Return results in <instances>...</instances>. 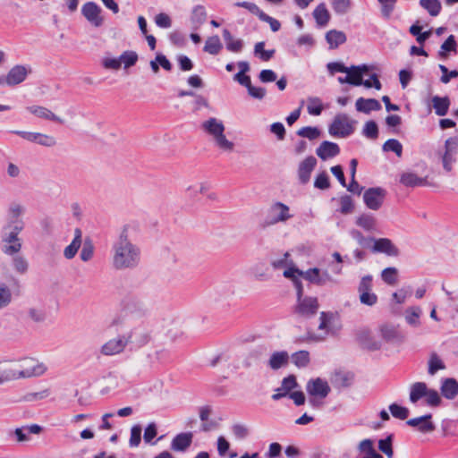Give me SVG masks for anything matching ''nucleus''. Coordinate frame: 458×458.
Masks as SVG:
<instances>
[{
    "mask_svg": "<svg viewBox=\"0 0 458 458\" xmlns=\"http://www.w3.org/2000/svg\"><path fill=\"white\" fill-rule=\"evenodd\" d=\"M428 387L424 382H416L411 386L410 401L416 403L420 399L425 397Z\"/></svg>",
    "mask_w": 458,
    "mask_h": 458,
    "instance_id": "nucleus-33",
    "label": "nucleus"
},
{
    "mask_svg": "<svg viewBox=\"0 0 458 458\" xmlns=\"http://www.w3.org/2000/svg\"><path fill=\"white\" fill-rule=\"evenodd\" d=\"M13 133L19 135L23 140L36 143L43 147L52 148L56 145V139L49 134L36 131H13Z\"/></svg>",
    "mask_w": 458,
    "mask_h": 458,
    "instance_id": "nucleus-10",
    "label": "nucleus"
},
{
    "mask_svg": "<svg viewBox=\"0 0 458 458\" xmlns=\"http://www.w3.org/2000/svg\"><path fill=\"white\" fill-rule=\"evenodd\" d=\"M43 428L38 424H32L30 426H25L17 428L13 431V435L16 437L17 442H27L30 440L28 433L38 435L42 432Z\"/></svg>",
    "mask_w": 458,
    "mask_h": 458,
    "instance_id": "nucleus-27",
    "label": "nucleus"
},
{
    "mask_svg": "<svg viewBox=\"0 0 458 458\" xmlns=\"http://www.w3.org/2000/svg\"><path fill=\"white\" fill-rule=\"evenodd\" d=\"M420 4L422 8L428 11L431 16H437L442 9L439 0H420Z\"/></svg>",
    "mask_w": 458,
    "mask_h": 458,
    "instance_id": "nucleus-40",
    "label": "nucleus"
},
{
    "mask_svg": "<svg viewBox=\"0 0 458 458\" xmlns=\"http://www.w3.org/2000/svg\"><path fill=\"white\" fill-rule=\"evenodd\" d=\"M346 39L344 32L340 30H331L326 34V40L331 49L337 48L340 45L345 43Z\"/></svg>",
    "mask_w": 458,
    "mask_h": 458,
    "instance_id": "nucleus-29",
    "label": "nucleus"
},
{
    "mask_svg": "<svg viewBox=\"0 0 458 458\" xmlns=\"http://www.w3.org/2000/svg\"><path fill=\"white\" fill-rule=\"evenodd\" d=\"M26 110L38 118L52 121L59 124H64L65 121L56 115L50 109L43 106L32 105L26 107Z\"/></svg>",
    "mask_w": 458,
    "mask_h": 458,
    "instance_id": "nucleus-16",
    "label": "nucleus"
},
{
    "mask_svg": "<svg viewBox=\"0 0 458 458\" xmlns=\"http://www.w3.org/2000/svg\"><path fill=\"white\" fill-rule=\"evenodd\" d=\"M289 355L287 352H274L269 360L268 365L272 369H279L280 368L285 366L288 363Z\"/></svg>",
    "mask_w": 458,
    "mask_h": 458,
    "instance_id": "nucleus-32",
    "label": "nucleus"
},
{
    "mask_svg": "<svg viewBox=\"0 0 458 458\" xmlns=\"http://www.w3.org/2000/svg\"><path fill=\"white\" fill-rule=\"evenodd\" d=\"M317 165V159L313 156L307 157L301 161L298 167V177L302 184H306L310 179L311 172Z\"/></svg>",
    "mask_w": 458,
    "mask_h": 458,
    "instance_id": "nucleus-19",
    "label": "nucleus"
},
{
    "mask_svg": "<svg viewBox=\"0 0 458 458\" xmlns=\"http://www.w3.org/2000/svg\"><path fill=\"white\" fill-rule=\"evenodd\" d=\"M456 47H457V43L455 40V37L454 35H450L440 47V50L438 52L439 57L442 59H445L448 56V55H447L448 52L456 53L457 52Z\"/></svg>",
    "mask_w": 458,
    "mask_h": 458,
    "instance_id": "nucleus-38",
    "label": "nucleus"
},
{
    "mask_svg": "<svg viewBox=\"0 0 458 458\" xmlns=\"http://www.w3.org/2000/svg\"><path fill=\"white\" fill-rule=\"evenodd\" d=\"M440 391L445 399H454L458 395V381L453 377L442 379Z\"/></svg>",
    "mask_w": 458,
    "mask_h": 458,
    "instance_id": "nucleus-23",
    "label": "nucleus"
},
{
    "mask_svg": "<svg viewBox=\"0 0 458 458\" xmlns=\"http://www.w3.org/2000/svg\"><path fill=\"white\" fill-rule=\"evenodd\" d=\"M24 228L22 220H10L1 230V250L7 256L18 254L22 247L20 233Z\"/></svg>",
    "mask_w": 458,
    "mask_h": 458,
    "instance_id": "nucleus-3",
    "label": "nucleus"
},
{
    "mask_svg": "<svg viewBox=\"0 0 458 458\" xmlns=\"http://www.w3.org/2000/svg\"><path fill=\"white\" fill-rule=\"evenodd\" d=\"M235 6L237 7H242V8H245L246 10H248L250 13L256 15L259 17V19L261 17V15L263 14V11H261L259 9V7L254 4V3H251V2H246V1H243V2H236L234 4Z\"/></svg>",
    "mask_w": 458,
    "mask_h": 458,
    "instance_id": "nucleus-60",
    "label": "nucleus"
},
{
    "mask_svg": "<svg viewBox=\"0 0 458 458\" xmlns=\"http://www.w3.org/2000/svg\"><path fill=\"white\" fill-rule=\"evenodd\" d=\"M378 448L388 458H393L394 451L392 447V436H388L385 439H380L378 442Z\"/></svg>",
    "mask_w": 458,
    "mask_h": 458,
    "instance_id": "nucleus-57",
    "label": "nucleus"
},
{
    "mask_svg": "<svg viewBox=\"0 0 458 458\" xmlns=\"http://www.w3.org/2000/svg\"><path fill=\"white\" fill-rule=\"evenodd\" d=\"M443 167L446 172L453 169L458 156V137H450L445 141L444 151L439 152Z\"/></svg>",
    "mask_w": 458,
    "mask_h": 458,
    "instance_id": "nucleus-7",
    "label": "nucleus"
},
{
    "mask_svg": "<svg viewBox=\"0 0 458 458\" xmlns=\"http://www.w3.org/2000/svg\"><path fill=\"white\" fill-rule=\"evenodd\" d=\"M307 392L312 396H318L321 399L326 398L330 393V387L327 381L318 377L311 379L307 384Z\"/></svg>",
    "mask_w": 458,
    "mask_h": 458,
    "instance_id": "nucleus-17",
    "label": "nucleus"
},
{
    "mask_svg": "<svg viewBox=\"0 0 458 458\" xmlns=\"http://www.w3.org/2000/svg\"><path fill=\"white\" fill-rule=\"evenodd\" d=\"M223 37L226 43V48L231 52L239 53L243 47V41L242 39H234L231 32L225 29L223 30Z\"/></svg>",
    "mask_w": 458,
    "mask_h": 458,
    "instance_id": "nucleus-34",
    "label": "nucleus"
},
{
    "mask_svg": "<svg viewBox=\"0 0 458 458\" xmlns=\"http://www.w3.org/2000/svg\"><path fill=\"white\" fill-rule=\"evenodd\" d=\"M148 307L143 297L138 294H131L123 300V311L126 316L142 318L148 313Z\"/></svg>",
    "mask_w": 458,
    "mask_h": 458,
    "instance_id": "nucleus-5",
    "label": "nucleus"
},
{
    "mask_svg": "<svg viewBox=\"0 0 458 458\" xmlns=\"http://www.w3.org/2000/svg\"><path fill=\"white\" fill-rule=\"evenodd\" d=\"M12 301V293L10 288L0 282V310L5 308Z\"/></svg>",
    "mask_w": 458,
    "mask_h": 458,
    "instance_id": "nucleus-54",
    "label": "nucleus"
},
{
    "mask_svg": "<svg viewBox=\"0 0 458 458\" xmlns=\"http://www.w3.org/2000/svg\"><path fill=\"white\" fill-rule=\"evenodd\" d=\"M380 331L382 337L387 342H392L398 338V332L394 327L383 326Z\"/></svg>",
    "mask_w": 458,
    "mask_h": 458,
    "instance_id": "nucleus-61",
    "label": "nucleus"
},
{
    "mask_svg": "<svg viewBox=\"0 0 458 458\" xmlns=\"http://www.w3.org/2000/svg\"><path fill=\"white\" fill-rule=\"evenodd\" d=\"M362 133L370 140H376L378 137V127L375 121H368L363 128Z\"/></svg>",
    "mask_w": 458,
    "mask_h": 458,
    "instance_id": "nucleus-55",
    "label": "nucleus"
},
{
    "mask_svg": "<svg viewBox=\"0 0 458 458\" xmlns=\"http://www.w3.org/2000/svg\"><path fill=\"white\" fill-rule=\"evenodd\" d=\"M308 101V113L311 115H319L323 111L322 101L318 97H310L307 99Z\"/></svg>",
    "mask_w": 458,
    "mask_h": 458,
    "instance_id": "nucleus-47",
    "label": "nucleus"
},
{
    "mask_svg": "<svg viewBox=\"0 0 458 458\" xmlns=\"http://www.w3.org/2000/svg\"><path fill=\"white\" fill-rule=\"evenodd\" d=\"M318 308L319 304L316 297L305 296L297 300L293 312L300 317L308 318L316 315Z\"/></svg>",
    "mask_w": 458,
    "mask_h": 458,
    "instance_id": "nucleus-9",
    "label": "nucleus"
},
{
    "mask_svg": "<svg viewBox=\"0 0 458 458\" xmlns=\"http://www.w3.org/2000/svg\"><path fill=\"white\" fill-rule=\"evenodd\" d=\"M212 410L209 406H203L199 409V418L204 423L201 426V429L205 432L211 430L216 427V423L214 421L206 422L210 416Z\"/></svg>",
    "mask_w": 458,
    "mask_h": 458,
    "instance_id": "nucleus-41",
    "label": "nucleus"
},
{
    "mask_svg": "<svg viewBox=\"0 0 458 458\" xmlns=\"http://www.w3.org/2000/svg\"><path fill=\"white\" fill-rule=\"evenodd\" d=\"M81 13L95 27H100L103 24L104 19L100 15L101 8L94 2H88L83 4Z\"/></svg>",
    "mask_w": 458,
    "mask_h": 458,
    "instance_id": "nucleus-14",
    "label": "nucleus"
},
{
    "mask_svg": "<svg viewBox=\"0 0 458 458\" xmlns=\"http://www.w3.org/2000/svg\"><path fill=\"white\" fill-rule=\"evenodd\" d=\"M431 102L436 114L444 116L447 114L450 106V99L448 97L434 96Z\"/></svg>",
    "mask_w": 458,
    "mask_h": 458,
    "instance_id": "nucleus-30",
    "label": "nucleus"
},
{
    "mask_svg": "<svg viewBox=\"0 0 458 458\" xmlns=\"http://www.w3.org/2000/svg\"><path fill=\"white\" fill-rule=\"evenodd\" d=\"M421 314V310L420 307H411L408 308L405 311V320L406 322L413 327L420 326V316Z\"/></svg>",
    "mask_w": 458,
    "mask_h": 458,
    "instance_id": "nucleus-45",
    "label": "nucleus"
},
{
    "mask_svg": "<svg viewBox=\"0 0 458 458\" xmlns=\"http://www.w3.org/2000/svg\"><path fill=\"white\" fill-rule=\"evenodd\" d=\"M425 397H426V403L429 406H433V407L439 406L442 402L439 394L435 389L428 388Z\"/></svg>",
    "mask_w": 458,
    "mask_h": 458,
    "instance_id": "nucleus-62",
    "label": "nucleus"
},
{
    "mask_svg": "<svg viewBox=\"0 0 458 458\" xmlns=\"http://www.w3.org/2000/svg\"><path fill=\"white\" fill-rule=\"evenodd\" d=\"M222 49V44L218 36L209 37L205 43L204 51L210 55H217Z\"/></svg>",
    "mask_w": 458,
    "mask_h": 458,
    "instance_id": "nucleus-42",
    "label": "nucleus"
},
{
    "mask_svg": "<svg viewBox=\"0 0 458 458\" xmlns=\"http://www.w3.org/2000/svg\"><path fill=\"white\" fill-rule=\"evenodd\" d=\"M357 340L359 344L365 349L376 351L380 348V343L372 337L371 332L368 329H360L358 331Z\"/></svg>",
    "mask_w": 458,
    "mask_h": 458,
    "instance_id": "nucleus-24",
    "label": "nucleus"
},
{
    "mask_svg": "<svg viewBox=\"0 0 458 458\" xmlns=\"http://www.w3.org/2000/svg\"><path fill=\"white\" fill-rule=\"evenodd\" d=\"M313 17L320 27L327 25L330 20V13L324 3L319 4L313 11Z\"/></svg>",
    "mask_w": 458,
    "mask_h": 458,
    "instance_id": "nucleus-31",
    "label": "nucleus"
},
{
    "mask_svg": "<svg viewBox=\"0 0 458 458\" xmlns=\"http://www.w3.org/2000/svg\"><path fill=\"white\" fill-rule=\"evenodd\" d=\"M352 380L353 374L352 372L342 370L335 371L331 377V383L336 388L348 387L352 385Z\"/></svg>",
    "mask_w": 458,
    "mask_h": 458,
    "instance_id": "nucleus-26",
    "label": "nucleus"
},
{
    "mask_svg": "<svg viewBox=\"0 0 458 458\" xmlns=\"http://www.w3.org/2000/svg\"><path fill=\"white\" fill-rule=\"evenodd\" d=\"M12 264L13 269L21 275L27 273L29 269V263L27 259L24 257L17 254L13 256Z\"/></svg>",
    "mask_w": 458,
    "mask_h": 458,
    "instance_id": "nucleus-48",
    "label": "nucleus"
},
{
    "mask_svg": "<svg viewBox=\"0 0 458 458\" xmlns=\"http://www.w3.org/2000/svg\"><path fill=\"white\" fill-rule=\"evenodd\" d=\"M207 20V12L203 5H196L191 13V21L195 28L201 26Z\"/></svg>",
    "mask_w": 458,
    "mask_h": 458,
    "instance_id": "nucleus-39",
    "label": "nucleus"
},
{
    "mask_svg": "<svg viewBox=\"0 0 458 458\" xmlns=\"http://www.w3.org/2000/svg\"><path fill=\"white\" fill-rule=\"evenodd\" d=\"M336 319L335 314L332 312H325L322 311L319 317V325L318 330L323 331L324 335L320 336H310L314 340H322L325 339L326 335L329 333H335L339 327H335V321Z\"/></svg>",
    "mask_w": 458,
    "mask_h": 458,
    "instance_id": "nucleus-12",
    "label": "nucleus"
},
{
    "mask_svg": "<svg viewBox=\"0 0 458 458\" xmlns=\"http://www.w3.org/2000/svg\"><path fill=\"white\" fill-rule=\"evenodd\" d=\"M111 264L118 271L134 269L140 263V248L129 238V230L123 226L111 248Z\"/></svg>",
    "mask_w": 458,
    "mask_h": 458,
    "instance_id": "nucleus-1",
    "label": "nucleus"
},
{
    "mask_svg": "<svg viewBox=\"0 0 458 458\" xmlns=\"http://www.w3.org/2000/svg\"><path fill=\"white\" fill-rule=\"evenodd\" d=\"M386 196V191L381 187H373L365 191L363 200L371 210H378Z\"/></svg>",
    "mask_w": 458,
    "mask_h": 458,
    "instance_id": "nucleus-11",
    "label": "nucleus"
},
{
    "mask_svg": "<svg viewBox=\"0 0 458 458\" xmlns=\"http://www.w3.org/2000/svg\"><path fill=\"white\" fill-rule=\"evenodd\" d=\"M293 362L299 368H305L310 363V353L307 351H299L292 355Z\"/></svg>",
    "mask_w": 458,
    "mask_h": 458,
    "instance_id": "nucleus-50",
    "label": "nucleus"
},
{
    "mask_svg": "<svg viewBox=\"0 0 458 458\" xmlns=\"http://www.w3.org/2000/svg\"><path fill=\"white\" fill-rule=\"evenodd\" d=\"M127 341L125 335L111 339L101 347V353L106 356L119 354L125 349Z\"/></svg>",
    "mask_w": 458,
    "mask_h": 458,
    "instance_id": "nucleus-18",
    "label": "nucleus"
},
{
    "mask_svg": "<svg viewBox=\"0 0 458 458\" xmlns=\"http://www.w3.org/2000/svg\"><path fill=\"white\" fill-rule=\"evenodd\" d=\"M354 123L347 114H338L330 124L328 131L334 137H348L354 131Z\"/></svg>",
    "mask_w": 458,
    "mask_h": 458,
    "instance_id": "nucleus-6",
    "label": "nucleus"
},
{
    "mask_svg": "<svg viewBox=\"0 0 458 458\" xmlns=\"http://www.w3.org/2000/svg\"><path fill=\"white\" fill-rule=\"evenodd\" d=\"M445 366L442 360L439 358V356L433 352L430 354L429 360H428V372L429 375L433 376L435 375L438 370L445 369Z\"/></svg>",
    "mask_w": 458,
    "mask_h": 458,
    "instance_id": "nucleus-46",
    "label": "nucleus"
},
{
    "mask_svg": "<svg viewBox=\"0 0 458 458\" xmlns=\"http://www.w3.org/2000/svg\"><path fill=\"white\" fill-rule=\"evenodd\" d=\"M389 410L394 418L399 420H406L409 416V410L406 407L400 406L396 403H392Z\"/></svg>",
    "mask_w": 458,
    "mask_h": 458,
    "instance_id": "nucleus-59",
    "label": "nucleus"
},
{
    "mask_svg": "<svg viewBox=\"0 0 458 458\" xmlns=\"http://www.w3.org/2000/svg\"><path fill=\"white\" fill-rule=\"evenodd\" d=\"M339 146L331 141H323L316 149L317 156L322 160H327L339 155Z\"/></svg>",
    "mask_w": 458,
    "mask_h": 458,
    "instance_id": "nucleus-22",
    "label": "nucleus"
},
{
    "mask_svg": "<svg viewBox=\"0 0 458 458\" xmlns=\"http://www.w3.org/2000/svg\"><path fill=\"white\" fill-rule=\"evenodd\" d=\"M192 442V434L191 432L188 433H180L176 435L172 441V449L174 451H185Z\"/></svg>",
    "mask_w": 458,
    "mask_h": 458,
    "instance_id": "nucleus-28",
    "label": "nucleus"
},
{
    "mask_svg": "<svg viewBox=\"0 0 458 458\" xmlns=\"http://www.w3.org/2000/svg\"><path fill=\"white\" fill-rule=\"evenodd\" d=\"M321 134V131L317 127L306 126L297 131V135L300 137L307 138L310 140L318 139Z\"/></svg>",
    "mask_w": 458,
    "mask_h": 458,
    "instance_id": "nucleus-51",
    "label": "nucleus"
},
{
    "mask_svg": "<svg viewBox=\"0 0 458 458\" xmlns=\"http://www.w3.org/2000/svg\"><path fill=\"white\" fill-rule=\"evenodd\" d=\"M292 217L293 215L290 214L289 207L280 201H277L270 206L265 225H273L278 223H284Z\"/></svg>",
    "mask_w": 458,
    "mask_h": 458,
    "instance_id": "nucleus-8",
    "label": "nucleus"
},
{
    "mask_svg": "<svg viewBox=\"0 0 458 458\" xmlns=\"http://www.w3.org/2000/svg\"><path fill=\"white\" fill-rule=\"evenodd\" d=\"M321 271L317 267L310 268L306 271L301 272L300 276L318 286H323V281L321 280Z\"/></svg>",
    "mask_w": 458,
    "mask_h": 458,
    "instance_id": "nucleus-36",
    "label": "nucleus"
},
{
    "mask_svg": "<svg viewBox=\"0 0 458 458\" xmlns=\"http://www.w3.org/2000/svg\"><path fill=\"white\" fill-rule=\"evenodd\" d=\"M121 64H124L125 68H129L135 64L138 60V55L133 51H125L120 56Z\"/></svg>",
    "mask_w": 458,
    "mask_h": 458,
    "instance_id": "nucleus-63",
    "label": "nucleus"
},
{
    "mask_svg": "<svg viewBox=\"0 0 458 458\" xmlns=\"http://www.w3.org/2000/svg\"><path fill=\"white\" fill-rule=\"evenodd\" d=\"M379 4L380 15L385 21L390 20L398 0H377Z\"/></svg>",
    "mask_w": 458,
    "mask_h": 458,
    "instance_id": "nucleus-35",
    "label": "nucleus"
},
{
    "mask_svg": "<svg viewBox=\"0 0 458 458\" xmlns=\"http://www.w3.org/2000/svg\"><path fill=\"white\" fill-rule=\"evenodd\" d=\"M201 128L213 138L216 146L223 151L232 152L233 142L228 140L225 135V125L216 118H209L201 124Z\"/></svg>",
    "mask_w": 458,
    "mask_h": 458,
    "instance_id": "nucleus-4",
    "label": "nucleus"
},
{
    "mask_svg": "<svg viewBox=\"0 0 458 458\" xmlns=\"http://www.w3.org/2000/svg\"><path fill=\"white\" fill-rule=\"evenodd\" d=\"M314 187L319 190H327L330 187L328 174L326 171L318 174L314 182Z\"/></svg>",
    "mask_w": 458,
    "mask_h": 458,
    "instance_id": "nucleus-58",
    "label": "nucleus"
},
{
    "mask_svg": "<svg viewBox=\"0 0 458 458\" xmlns=\"http://www.w3.org/2000/svg\"><path fill=\"white\" fill-rule=\"evenodd\" d=\"M372 242L371 250L374 253H385L391 257H397L399 255L398 248L388 238H374Z\"/></svg>",
    "mask_w": 458,
    "mask_h": 458,
    "instance_id": "nucleus-15",
    "label": "nucleus"
},
{
    "mask_svg": "<svg viewBox=\"0 0 458 458\" xmlns=\"http://www.w3.org/2000/svg\"><path fill=\"white\" fill-rule=\"evenodd\" d=\"M431 418V414H426L421 417L410 419L406 421V424L413 428H418L419 431L422 433H430L436 428V426L430 420Z\"/></svg>",
    "mask_w": 458,
    "mask_h": 458,
    "instance_id": "nucleus-21",
    "label": "nucleus"
},
{
    "mask_svg": "<svg viewBox=\"0 0 458 458\" xmlns=\"http://www.w3.org/2000/svg\"><path fill=\"white\" fill-rule=\"evenodd\" d=\"M425 179L419 177L414 173H403L400 177V182L406 187H416L424 184Z\"/></svg>",
    "mask_w": 458,
    "mask_h": 458,
    "instance_id": "nucleus-37",
    "label": "nucleus"
},
{
    "mask_svg": "<svg viewBox=\"0 0 458 458\" xmlns=\"http://www.w3.org/2000/svg\"><path fill=\"white\" fill-rule=\"evenodd\" d=\"M46 370L47 368L43 363L30 357L3 360L0 361V384L39 377Z\"/></svg>",
    "mask_w": 458,
    "mask_h": 458,
    "instance_id": "nucleus-2",
    "label": "nucleus"
},
{
    "mask_svg": "<svg viewBox=\"0 0 458 458\" xmlns=\"http://www.w3.org/2000/svg\"><path fill=\"white\" fill-rule=\"evenodd\" d=\"M356 224L366 231H373L376 229L377 222L372 215L362 214L357 218Z\"/></svg>",
    "mask_w": 458,
    "mask_h": 458,
    "instance_id": "nucleus-43",
    "label": "nucleus"
},
{
    "mask_svg": "<svg viewBox=\"0 0 458 458\" xmlns=\"http://www.w3.org/2000/svg\"><path fill=\"white\" fill-rule=\"evenodd\" d=\"M355 107L358 112L369 114L371 111H378L381 109V104L375 98H359L356 100Z\"/></svg>",
    "mask_w": 458,
    "mask_h": 458,
    "instance_id": "nucleus-25",
    "label": "nucleus"
},
{
    "mask_svg": "<svg viewBox=\"0 0 458 458\" xmlns=\"http://www.w3.org/2000/svg\"><path fill=\"white\" fill-rule=\"evenodd\" d=\"M95 247L89 238L85 239L82 249L80 253V258L83 262H89L93 259Z\"/></svg>",
    "mask_w": 458,
    "mask_h": 458,
    "instance_id": "nucleus-44",
    "label": "nucleus"
},
{
    "mask_svg": "<svg viewBox=\"0 0 458 458\" xmlns=\"http://www.w3.org/2000/svg\"><path fill=\"white\" fill-rule=\"evenodd\" d=\"M150 339L149 333L143 327H135L125 335L128 344H134L137 347H140L148 343Z\"/></svg>",
    "mask_w": 458,
    "mask_h": 458,
    "instance_id": "nucleus-20",
    "label": "nucleus"
},
{
    "mask_svg": "<svg viewBox=\"0 0 458 458\" xmlns=\"http://www.w3.org/2000/svg\"><path fill=\"white\" fill-rule=\"evenodd\" d=\"M289 257H290V253L285 252V253H284L283 257L278 258V259H274L271 261V266L275 269H281L287 266L293 265V260H289Z\"/></svg>",
    "mask_w": 458,
    "mask_h": 458,
    "instance_id": "nucleus-64",
    "label": "nucleus"
},
{
    "mask_svg": "<svg viewBox=\"0 0 458 458\" xmlns=\"http://www.w3.org/2000/svg\"><path fill=\"white\" fill-rule=\"evenodd\" d=\"M382 280L389 284L394 285L398 281V270L395 267H386L381 272Z\"/></svg>",
    "mask_w": 458,
    "mask_h": 458,
    "instance_id": "nucleus-49",
    "label": "nucleus"
},
{
    "mask_svg": "<svg viewBox=\"0 0 458 458\" xmlns=\"http://www.w3.org/2000/svg\"><path fill=\"white\" fill-rule=\"evenodd\" d=\"M264 47V42H258L254 47V54L259 55L261 60L267 62L274 56L276 51L275 49L265 50Z\"/></svg>",
    "mask_w": 458,
    "mask_h": 458,
    "instance_id": "nucleus-52",
    "label": "nucleus"
},
{
    "mask_svg": "<svg viewBox=\"0 0 458 458\" xmlns=\"http://www.w3.org/2000/svg\"><path fill=\"white\" fill-rule=\"evenodd\" d=\"M351 0H334L332 3L333 10L336 14L344 15L351 9Z\"/></svg>",
    "mask_w": 458,
    "mask_h": 458,
    "instance_id": "nucleus-56",
    "label": "nucleus"
},
{
    "mask_svg": "<svg viewBox=\"0 0 458 458\" xmlns=\"http://www.w3.org/2000/svg\"><path fill=\"white\" fill-rule=\"evenodd\" d=\"M30 72L31 68L29 65H14L6 75V84L8 86L18 85L23 82Z\"/></svg>",
    "mask_w": 458,
    "mask_h": 458,
    "instance_id": "nucleus-13",
    "label": "nucleus"
},
{
    "mask_svg": "<svg viewBox=\"0 0 458 458\" xmlns=\"http://www.w3.org/2000/svg\"><path fill=\"white\" fill-rule=\"evenodd\" d=\"M383 151L388 152L393 151L396 154L397 157H401L403 154V146L402 144L395 139L387 140L383 147Z\"/></svg>",
    "mask_w": 458,
    "mask_h": 458,
    "instance_id": "nucleus-53",
    "label": "nucleus"
}]
</instances>
